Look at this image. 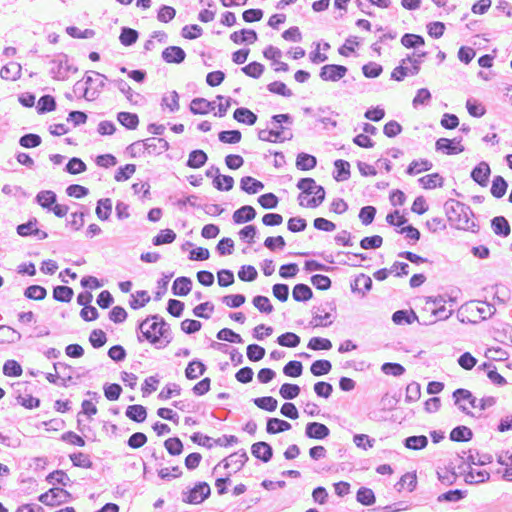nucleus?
Masks as SVG:
<instances>
[{
  "label": "nucleus",
  "mask_w": 512,
  "mask_h": 512,
  "mask_svg": "<svg viewBox=\"0 0 512 512\" xmlns=\"http://www.w3.org/2000/svg\"><path fill=\"white\" fill-rule=\"evenodd\" d=\"M433 167V164L431 161L427 159H419V160H413L407 167L406 173L408 175H417L424 171H429Z\"/></svg>",
  "instance_id": "obj_32"
},
{
  "label": "nucleus",
  "mask_w": 512,
  "mask_h": 512,
  "mask_svg": "<svg viewBox=\"0 0 512 512\" xmlns=\"http://www.w3.org/2000/svg\"><path fill=\"white\" fill-rule=\"evenodd\" d=\"M36 109L39 114H45L54 111L56 109L55 98L51 95L41 96L38 100Z\"/></svg>",
  "instance_id": "obj_47"
},
{
  "label": "nucleus",
  "mask_w": 512,
  "mask_h": 512,
  "mask_svg": "<svg viewBox=\"0 0 512 512\" xmlns=\"http://www.w3.org/2000/svg\"><path fill=\"white\" fill-rule=\"evenodd\" d=\"M162 107H167L170 112H176L179 110V94L176 91H172L169 95H164L161 101Z\"/></svg>",
  "instance_id": "obj_61"
},
{
  "label": "nucleus",
  "mask_w": 512,
  "mask_h": 512,
  "mask_svg": "<svg viewBox=\"0 0 512 512\" xmlns=\"http://www.w3.org/2000/svg\"><path fill=\"white\" fill-rule=\"evenodd\" d=\"M21 75V67L15 62L3 66L0 70V77L4 80H17Z\"/></svg>",
  "instance_id": "obj_37"
},
{
  "label": "nucleus",
  "mask_w": 512,
  "mask_h": 512,
  "mask_svg": "<svg viewBox=\"0 0 512 512\" xmlns=\"http://www.w3.org/2000/svg\"><path fill=\"white\" fill-rule=\"evenodd\" d=\"M330 435V429L320 422H309L305 427V436L310 439L323 440Z\"/></svg>",
  "instance_id": "obj_10"
},
{
  "label": "nucleus",
  "mask_w": 512,
  "mask_h": 512,
  "mask_svg": "<svg viewBox=\"0 0 512 512\" xmlns=\"http://www.w3.org/2000/svg\"><path fill=\"white\" fill-rule=\"evenodd\" d=\"M452 396L454 398L455 405H457L463 413L469 416H474V414L469 411L465 405L461 404V401H468L473 408H479L480 410H486L487 408L494 406L497 402L496 398L493 396H486L478 400L473 396L471 391L464 388L456 389Z\"/></svg>",
  "instance_id": "obj_3"
},
{
  "label": "nucleus",
  "mask_w": 512,
  "mask_h": 512,
  "mask_svg": "<svg viewBox=\"0 0 512 512\" xmlns=\"http://www.w3.org/2000/svg\"><path fill=\"white\" fill-rule=\"evenodd\" d=\"M331 369L332 364L329 360L326 359L316 360L310 366L311 373L316 377L328 374Z\"/></svg>",
  "instance_id": "obj_46"
},
{
  "label": "nucleus",
  "mask_w": 512,
  "mask_h": 512,
  "mask_svg": "<svg viewBox=\"0 0 512 512\" xmlns=\"http://www.w3.org/2000/svg\"><path fill=\"white\" fill-rule=\"evenodd\" d=\"M230 39L235 44H242L244 42L254 43L258 39V35L255 30L252 29H241L235 31L230 35Z\"/></svg>",
  "instance_id": "obj_18"
},
{
  "label": "nucleus",
  "mask_w": 512,
  "mask_h": 512,
  "mask_svg": "<svg viewBox=\"0 0 512 512\" xmlns=\"http://www.w3.org/2000/svg\"><path fill=\"white\" fill-rule=\"evenodd\" d=\"M176 239V233L172 229H163L153 237L152 243L155 246L170 244Z\"/></svg>",
  "instance_id": "obj_48"
},
{
  "label": "nucleus",
  "mask_w": 512,
  "mask_h": 512,
  "mask_svg": "<svg viewBox=\"0 0 512 512\" xmlns=\"http://www.w3.org/2000/svg\"><path fill=\"white\" fill-rule=\"evenodd\" d=\"M252 303L261 313L270 314L274 310L273 305L266 296L257 295L253 298Z\"/></svg>",
  "instance_id": "obj_62"
},
{
  "label": "nucleus",
  "mask_w": 512,
  "mask_h": 512,
  "mask_svg": "<svg viewBox=\"0 0 512 512\" xmlns=\"http://www.w3.org/2000/svg\"><path fill=\"white\" fill-rule=\"evenodd\" d=\"M252 455L263 461L264 463L269 462L273 457V449L267 442H256L251 446Z\"/></svg>",
  "instance_id": "obj_12"
},
{
  "label": "nucleus",
  "mask_w": 512,
  "mask_h": 512,
  "mask_svg": "<svg viewBox=\"0 0 512 512\" xmlns=\"http://www.w3.org/2000/svg\"><path fill=\"white\" fill-rule=\"evenodd\" d=\"M192 289V280L189 277L181 276L174 280L172 293L176 296H186Z\"/></svg>",
  "instance_id": "obj_20"
},
{
  "label": "nucleus",
  "mask_w": 512,
  "mask_h": 512,
  "mask_svg": "<svg viewBox=\"0 0 512 512\" xmlns=\"http://www.w3.org/2000/svg\"><path fill=\"white\" fill-rule=\"evenodd\" d=\"M417 319V315L413 310H397L392 315V321L397 325L411 324Z\"/></svg>",
  "instance_id": "obj_43"
},
{
  "label": "nucleus",
  "mask_w": 512,
  "mask_h": 512,
  "mask_svg": "<svg viewBox=\"0 0 512 512\" xmlns=\"http://www.w3.org/2000/svg\"><path fill=\"white\" fill-rule=\"evenodd\" d=\"M117 120L121 125L129 130H134L139 124L138 115L130 112H119L117 114Z\"/></svg>",
  "instance_id": "obj_42"
},
{
  "label": "nucleus",
  "mask_w": 512,
  "mask_h": 512,
  "mask_svg": "<svg viewBox=\"0 0 512 512\" xmlns=\"http://www.w3.org/2000/svg\"><path fill=\"white\" fill-rule=\"evenodd\" d=\"M301 389L297 384H291V383H284L279 390L280 396L285 400H292L295 399Z\"/></svg>",
  "instance_id": "obj_57"
},
{
  "label": "nucleus",
  "mask_w": 512,
  "mask_h": 512,
  "mask_svg": "<svg viewBox=\"0 0 512 512\" xmlns=\"http://www.w3.org/2000/svg\"><path fill=\"white\" fill-rule=\"evenodd\" d=\"M264 69L265 67L263 64L253 61L244 66L241 70L245 75L258 79L263 74Z\"/></svg>",
  "instance_id": "obj_64"
},
{
  "label": "nucleus",
  "mask_w": 512,
  "mask_h": 512,
  "mask_svg": "<svg viewBox=\"0 0 512 512\" xmlns=\"http://www.w3.org/2000/svg\"><path fill=\"white\" fill-rule=\"evenodd\" d=\"M42 143V139L38 134L27 133L20 137L19 145L23 148H35Z\"/></svg>",
  "instance_id": "obj_63"
},
{
  "label": "nucleus",
  "mask_w": 512,
  "mask_h": 512,
  "mask_svg": "<svg viewBox=\"0 0 512 512\" xmlns=\"http://www.w3.org/2000/svg\"><path fill=\"white\" fill-rule=\"evenodd\" d=\"M317 165V159L315 156L301 152L296 158V167L299 170L306 171L315 168Z\"/></svg>",
  "instance_id": "obj_33"
},
{
  "label": "nucleus",
  "mask_w": 512,
  "mask_h": 512,
  "mask_svg": "<svg viewBox=\"0 0 512 512\" xmlns=\"http://www.w3.org/2000/svg\"><path fill=\"white\" fill-rule=\"evenodd\" d=\"M213 186L219 191H230L234 186V179L232 176L219 174L214 178Z\"/></svg>",
  "instance_id": "obj_54"
},
{
  "label": "nucleus",
  "mask_w": 512,
  "mask_h": 512,
  "mask_svg": "<svg viewBox=\"0 0 512 512\" xmlns=\"http://www.w3.org/2000/svg\"><path fill=\"white\" fill-rule=\"evenodd\" d=\"M240 188L248 194H256L264 189V184L251 176H244L240 180Z\"/></svg>",
  "instance_id": "obj_22"
},
{
  "label": "nucleus",
  "mask_w": 512,
  "mask_h": 512,
  "mask_svg": "<svg viewBox=\"0 0 512 512\" xmlns=\"http://www.w3.org/2000/svg\"><path fill=\"white\" fill-rule=\"evenodd\" d=\"M348 72L346 66L339 64H326L321 67L319 77L323 81L337 82L342 79Z\"/></svg>",
  "instance_id": "obj_8"
},
{
  "label": "nucleus",
  "mask_w": 512,
  "mask_h": 512,
  "mask_svg": "<svg viewBox=\"0 0 512 512\" xmlns=\"http://www.w3.org/2000/svg\"><path fill=\"white\" fill-rule=\"evenodd\" d=\"M161 56L166 63L180 64L184 62L186 53L179 46H168L162 51Z\"/></svg>",
  "instance_id": "obj_14"
},
{
  "label": "nucleus",
  "mask_w": 512,
  "mask_h": 512,
  "mask_svg": "<svg viewBox=\"0 0 512 512\" xmlns=\"http://www.w3.org/2000/svg\"><path fill=\"white\" fill-rule=\"evenodd\" d=\"M21 339V334L7 325H0V343H16Z\"/></svg>",
  "instance_id": "obj_39"
},
{
  "label": "nucleus",
  "mask_w": 512,
  "mask_h": 512,
  "mask_svg": "<svg viewBox=\"0 0 512 512\" xmlns=\"http://www.w3.org/2000/svg\"><path fill=\"white\" fill-rule=\"evenodd\" d=\"M86 169V164L78 157L71 158L65 166V171L72 175L83 173Z\"/></svg>",
  "instance_id": "obj_55"
},
{
  "label": "nucleus",
  "mask_w": 512,
  "mask_h": 512,
  "mask_svg": "<svg viewBox=\"0 0 512 512\" xmlns=\"http://www.w3.org/2000/svg\"><path fill=\"white\" fill-rule=\"evenodd\" d=\"M182 501L187 504H200L211 495V488L207 482H197L191 489L184 490L181 493Z\"/></svg>",
  "instance_id": "obj_4"
},
{
  "label": "nucleus",
  "mask_w": 512,
  "mask_h": 512,
  "mask_svg": "<svg viewBox=\"0 0 512 512\" xmlns=\"http://www.w3.org/2000/svg\"><path fill=\"white\" fill-rule=\"evenodd\" d=\"M427 56V52L421 51V52H414L412 55L406 56V61L411 64V67L409 69L410 75L414 76L417 75L421 70V64L423 62V59Z\"/></svg>",
  "instance_id": "obj_36"
},
{
  "label": "nucleus",
  "mask_w": 512,
  "mask_h": 512,
  "mask_svg": "<svg viewBox=\"0 0 512 512\" xmlns=\"http://www.w3.org/2000/svg\"><path fill=\"white\" fill-rule=\"evenodd\" d=\"M493 232L500 237H507L510 232V224L504 216H496L491 220Z\"/></svg>",
  "instance_id": "obj_23"
},
{
  "label": "nucleus",
  "mask_w": 512,
  "mask_h": 512,
  "mask_svg": "<svg viewBox=\"0 0 512 512\" xmlns=\"http://www.w3.org/2000/svg\"><path fill=\"white\" fill-rule=\"evenodd\" d=\"M444 210L448 221L457 229L469 230L476 227L474 221H470L473 211L470 206L454 199H449L444 204Z\"/></svg>",
  "instance_id": "obj_2"
},
{
  "label": "nucleus",
  "mask_w": 512,
  "mask_h": 512,
  "mask_svg": "<svg viewBox=\"0 0 512 512\" xmlns=\"http://www.w3.org/2000/svg\"><path fill=\"white\" fill-rule=\"evenodd\" d=\"M233 118L239 122L249 126L257 122V115L246 107L237 108L233 113Z\"/></svg>",
  "instance_id": "obj_21"
},
{
  "label": "nucleus",
  "mask_w": 512,
  "mask_h": 512,
  "mask_svg": "<svg viewBox=\"0 0 512 512\" xmlns=\"http://www.w3.org/2000/svg\"><path fill=\"white\" fill-rule=\"evenodd\" d=\"M51 65L50 74L56 80H65L69 72L76 73L78 71L77 67L69 64L66 54H61L56 59H53Z\"/></svg>",
  "instance_id": "obj_5"
},
{
  "label": "nucleus",
  "mask_w": 512,
  "mask_h": 512,
  "mask_svg": "<svg viewBox=\"0 0 512 512\" xmlns=\"http://www.w3.org/2000/svg\"><path fill=\"white\" fill-rule=\"evenodd\" d=\"M403 445L410 450H422L428 445L425 435L409 436L403 440Z\"/></svg>",
  "instance_id": "obj_35"
},
{
  "label": "nucleus",
  "mask_w": 512,
  "mask_h": 512,
  "mask_svg": "<svg viewBox=\"0 0 512 512\" xmlns=\"http://www.w3.org/2000/svg\"><path fill=\"white\" fill-rule=\"evenodd\" d=\"M254 404L265 411L273 412L276 410L278 402L272 396H264L253 399Z\"/></svg>",
  "instance_id": "obj_53"
},
{
  "label": "nucleus",
  "mask_w": 512,
  "mask_h": 512,
  "mask_svg": "<svg viewBox=\"0 0 512 512\" xmlns=\"http://www.w3.org/2000/svg\"><path fill=\"white\" fill-rule=\"evenodd\" d=\"M291 429V424L279 418H269L267 420L266 431L269 434H277Z\"/></svg>",
  "instance_id": "obj_31"
},
{
  "label": "nucleus",
  "mask_w": 512,
  "mask_h": 512,
  "mask_svg": "<svg viewBox=\"0 0 512 512\" xmlns=\"http://www.w3.org/2000/svg\"><path fill=\"white\" fill-rule=\"evenodd\" d=\"M164 447L172 456L180 455L183 452V443L178 437L168 438L164 442Z\"/></svg>",
  "instance_id": "obj_59"
},
{
  "label": "nucleus",
  "mask_w": 512,
  "mask_h": 512,
  "mask_svg": "<svg viewBox=\"0 0 512 512\" xmlns=\"http://www.w3.org/2000/svg\"><path fill=\"white\" fill-rule=\"evenodd\" d=\"M125 415L130 420L141 423L144 422L147 417V410L142 405L134 404L127 407Z\"/></svg>",
  "instance_id": "obj_30"
},
{
  "label": "nucleus",
  "mask_w": 512,
  "mask_h": 512,
  "mask_svg": "<svg viewBox=\"0 0 512 512\" xmlns=\"http://www.w3.org/2000/svg\"><path fill=\"white\" fill-rule=\"evenodd\" d=\"M335 172L333 177L336 181H345L350 177V164L346 160L338 159L334 162Z\"/></svg>",
  "instance_id": "obj_28"
},
{
  "label": "nucleus",
  "mask_w": 512,
  "mask_h": 512,
  "mask_svg": "<svg viewBox=\"0 0 512 512\" xmlns=\"http://www.w3.org/2000/svg\"><path fill=\"white\" fill-rule=\"evenodd\" d=\"M248 460V455L244 449H241L237 452L230 454L226 457L222 463L225 469H228L231 466H236L235 473L242 469L245 463Z\"/></svg>",
  "instance_id": "obj_15"
},
{
  "label": "nucleus",
  "mask_w": 512,
  "mask_h": 512,
  "mask_svg": "<svg viewBox=\"0 0 512 512\" xmlns=\"http://www.w3.org/2000/svg\"><path fill=\"white\" fill-rule=\"evenodd\" d=\"M35 200L42 208L50 211L57 202V195L54 191L42 190L36 195Z\"/></svg>",
  "instance_id": "obj_24"
},
{
  "label": "nucleus",
  "mask_w": 512,
  "mask_h": 512,
  "mask_svg": "<svg viewBox=\"0 0 512 512\" xmlns=\"http://www.w3.org/2000/svg\"><path fill=\"white\" fill-rule=\"evenodd\" d=\"M356 500L364 506H371L375 503L376 498L372 489L361 487L357 491Z\"/></svg>",
  "instance_id": "obj_50"
},
{
  "label": "nucleus",
  "mask_w": 512,
  "mask_h": 512,
  "mask_svg": "<svg viewBox=\"0 0 512 512\" xmlns=\"http://www.w3.org/2000/svg\"><path fill=\"white\" fill-rule=\"evenodd\" d=\"M71 494L63 488L54 487L41 494L38 500L47 506H56L67 502Z\"/></svg>",
  "instance_id": "obj_6"
},
{
  "label": "nucleus",
  "mask_w": 512,
  "mask_h": 512,
  "mask_svg": "<svg viewBox=\"0 0 512 512\" xmlns=\"http://www.w3.org/2000/svg\"><path fill=\"white\" fill-rule=\"evenodd\" d=\"M53 367L55 371L60 375V386L67 387L69 384H76V382L73 381L75 373V369L73 367L62 362L54 363Z\"/></svg>",
  "instance_id": "obj_11"
},
{
  "label": "nucleus",
  "mask_w": 512,
  "mask_h": 512,
  "mask_svg": "<svg viewBox=\"0 0 512 512\" xmlns=\"http://www.w3.org/2000/svg\"><path fill=\"white\" fill-rule=\"evenodd\" d=\"M507 188V181L502 176L497 175L493 178L490 192L495 198L499 199L506 194Z\"/></svg>",
  "instance_id": "obj_44"
},
{
  "label": "nucleus",
  "mask_w": 512,
  "mask_h": 512,
  "mask_svg": "<svg viewBox=\"0 0 512 512\" xmlns=\"http://www.w3.org/2000/svg\"><path fill=\"white\" fill-rule=\"evenodd\" d=\"M449 438L454 442H467L473 438V432L467 426L459 425L451 430Z\"/></svg>",
  "instance_id": "obj_26"
},
{
  "label": "nucleus",
  "mask_w": 512,
  "mask_h": 512,
  "mask_svg": "<svg viewBox=\"0 0 512 512\" xmlns=\"http://www.w3.org/2000/svg\"><path fill=\"white\" fill-rule=\"evenodd\" d=\"M292 297L297 302H306L313 297V291L308 285L299 283L294 286Z\"/></svg>",
  "instance_id": "obj_29"
},
{
  "label": "nucleus",
  "mask_w": 512,
  "mask_h": 512,
  "mask_svg": "<svg viewBox=\"0 0 512 512\" xmlns=\"http://www.w3.org/2000/svg\"><path fill=\"white\" fill-rule=\"evenodd\" d=\"M206 369V365L202 361L194 359L188 363L185 369V376L189 380H194L203 375Z\"/></svg>",
  "instance_id": "obj_25"
},
{
  "label": "nucleus",
  "mask_w": 512,
  "mask_h": 512,
  "mask_svg": "<svg viewBox=\"0 0 512 512\" xmlns=\"http://www.w3.org/2000/svg\"><path fill=\"white\" fill-rule=\"evenodd\" d=\"M138 37H139V33L137 30L129 28V27H123L121 29L119 40L122 45L131 46L134 43H136Z\"/></svg>",
  "instance_id": "obj_51"
},
{
  "label": "nucleus",
  "mask_w": 512,
  "mask_h": 512,
  "mask_svg": "<svg viewBox=\"0 0 512 512\" xmlns=\"http://www.w3.org/2000/svg\"><path fill=\"white\" fill-rule=\"evenodd\" d=\"M169 149V143L163 138L151 137L144 140V150L149 154H161Z\"/></svg>",
  "instance_id": "obj_16"
},
{
  "label": "nucleus",
  "mask_w": 512,
  "mask_h": 512,
  "mask_svg": "<svg viewBox=\"0 0 512 512\" xmlns=\"http://www.w3.org/2000/svg\"><path fill=\"white\" fill-rule=\"evenodd\" d=\"M300 337L293 332H285L277 337V343L280 346L295 348L300 344Z\"/></svg>",
  "instance_id": "obj_49"
},
{
  "label": "nucleus",
  "mask_w": 512,
  "mask_h": 512,
  "mask_svg": "<svg viewBox=\"0 0 512 512\" xmlns=\"http://www.w3.org/2000/svg\"><path fill=\"white\" fill-rule=\"evenodd\" d=\"M95 212L100 220H108L112 212V200L110 198L98 200Z\"/></svg>",
  "instance_id": "obj_41"
},
{
  "label": "nucleus",
  "mask_w": 512,
  "mask_h": 512,
  "mask_svg": "<svg viewBox=\"0 0 512 512\" xmlns=\"http://www.w3.org/2000/svg\"><path fill=\"white\" fill-rule=\"evenodd\" d=\"M137 340L148 341L158 348L166 347L173 339L170 325L158 314L149 315L137 325Z\"/></svg>",
  "instance_id": "obj_1"
},
{
  "label": "nucleus",
  "mask_w": 512,
  "mask_h": 512,
  "mask_svg": "<svg viewBox=\"0 0 512 512\" xmlns=\"http://www.w3.org/2000/svg\"><path fill=\"white\" fill-rule=\"evenodd\" d=\"M208 160L207 154L201 149H195L190 152L186 166L193 169L201 168Z\"/></svg>",
  "instance_id": "obj_27"
},
{
  "label": "nucleus",
  "mask_w": 512,
  "mask_h": 512,
  "mask_svg": "<svg viewBox=\"0 0 512 512\" xmlns=\"http://www.w3.org/2000/svg\"><path fill=\"white\" fill-rule=\"evenodd\" d=\"M401 44L407 49H417L420 46L425 45V39L423 36L412 33H405L401 37Z\"/></svg>",
  "instance_id": "obj_40"
},
{
  "label": "nucleus",
  "mask_w": 512,
  "mask_h": 512,
  "mask_svg": "<svg viewBox=\"0 0 512 512\" xmlns=\"http://www.w3.org/2000/svg\"><path fill=\"white\" fill-rule=\"evenodd\" d=\"M490 175V166L485 161H482L478 165H476L470 173V177L472 178V180L481 187H486L488 185Z\"/></svg>",
  "instance_id": "obj_9"
},
{
  "label": "nucleus",
  "mask_w": 512,
  "mask_h": 512,
  "mask_svg": "<svg viewBox=\"0 0 512 512\" xmlns=\"http://www.w3.org/2000/svg\"><path fill=\"white\" fill-rule=\"evenodd\" d=\"M283 134L284 127H281V130L263 129L258 132V138L261 141L266 142H283L285 140H291L293 138L292 132H289V136H282Z\"/></svg>",
  "instance_id": "obj_13"
},
{
  "label": "nucleus",
  "mask_w": 512,
  "mask_h": 512,
  "mask_svg": "<svg viewBox=\"0 0 512 512\" xmlns=\"http://www.w3.org/2000/svg\"><path fill=\"white\" fill-rule=\"evenodd\" d=\"M47 482L50 484H60L62 486L70 485V478L63 470H55L46 477Z\"/></svg>",
  "instance_id": "obj_60"
},
{
  "label": "nucleus",
  "mask_w": 512,
  "mask_h": 512,
  "mask_svg": "<svg viewBox=\"0 0 512 512\" xmlns=\"http://www.w3.org/2000/svg\"><path fill=\"white\" fill-rule=\"evenodd\" d=\"M241 138L242 134L239 130H223L218 134L219 141L227 144L239 143Z\"/></svg>",
  "instance_id": "obj_56"
},
{
  "label": "nucleus",
  "mask_w": 512,
  "mask_h": 512,
  "mask_svg": "<svg viewBox=\"0 0 512 512\" xmlns=\"http://www.w3.org/2000/svg\"><path fill=\"white\" fill-rule=\"evenodd\" d=\"M216 337L221 341H227L230 343H243L241 335L229 328H223L218 331Z\"/></svg>",
  "instance_id": "obj_58"
},
{
  "label": "nucleus",
  "mask_w": 512,
  "mask_h": 512,
  "mask_svg": "<svg viewBox=\"0 0 512 512\" xmlns=\"http://www.w3.org/2000/svg\"><path fill=\"white\" fill-rule=\"evenodd\" d=\"M47 295V290L40 285H30L24 290V296L31 300H43Z\"/></svg>",
  "instance_id": "obj_52"
},
{
  "label": "nucleus",
  "mask_w": 512,
  "mask_h": 512,
  "mask_svg": "<svg viewBox=\"0 0 512 512\" xmlns=\"http://www.w3.org/2000/svg\"><path fill=\"white\" fill-rule=\"evenodd\" d=\"M372 285V279L368 275L361 273L354 279V282L351 284V290L354 293L358 292L361 293L362 296H365L366 292L372 289Z\"/></svg>",
  "instance_id": "obj_19"
},
{
  "label": "nucleus",
  "mask_w": 512,
  "mask_h": 512,
  "mask_svg": "<svg viewBox=\"0 0 512 512\" xmlns=\"http://www.w3.org/2000/svg\"><path fill=\"white\" fill-rule=\"evenodd\" d=\"M418 182L424 189H434L442 187L444 179L439 173H433L419 178Z\"/></svg>",
  "instance_id": "obj_38"
},
{
  "label": "nucleus",
  "mask_w": 512,
  "mask_h": 512,
  "mask_svg": "<svg viewBox=\"0 0 512 512\" xmlns=\"http://www.w3.org/2000/svg\"><path fill=\"white\" fill-rule=\"evenodd\" d=\"M462 137H456L453 139L439 138L435 143V149L438 152H442L446 155H455L462 153L465 148L461 145Z\"/></svg>",
  "instance_id": "obj_7"
},
{
  "label": "nucleus",
  "mask_w": 512,
  "mask_h": 512,
  "mask_svg": "<svg viewBox=\"0 0 512 512\" xmlns=\"http://www.w3.org/2000/svg\"><path fill=\"white\" fill-rule=\"evenodd\" d=\"M256 215H257V212L254 209V207H252L250 205H244V206H241L239 209H237L233 213L232 218H233L234 223L242 224V223L252 221L256 217Z\"/></svg>",
  "instance_id": "obj_17"
},
{
  "label": "nucleus",
  "mask_w": 512,
  "mask_h": 512,
  "mask_svg": "<svg viewBox=\"0 0 512 512\" xmlns=\"http://www.w3.org/2000/svg\"><path fill=\"white\" fill-rule=\"evenodd\" d=\"M74 291L69 286L58 285L53 289V298L56 301L68 303L72 300Z\"/></svg>",
  "instance_id": "obj_45"
},
{
  "label": "nucleus",
  "mask_w": 512,
  "mask_h": 512,
  "mask_svg": "<svg viewBox=\"0 0 512 512\" xmlns=\"http://www.w3.org/2000/svg\"><path fill=\"white\" fill-rule=\"evenodd\" d=\"M112 83L119 89L120 92L125 95L126 99L132 104H138V101L133 99V96H136L137 98H143L141 94L135 93L129 84L123 79L113 80Z\"/></svg>",
  "instance_id": "obj_34"
}]
</instances>
